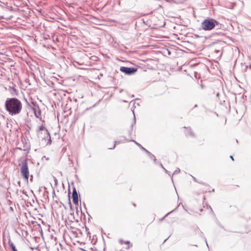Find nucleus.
I'll use <instances>...</instances> for the list:
<instances>
[{"label": "nucleus", "mask_w": 251, "mask_h": 251, "mask_svg": "<svg viewBox=\"0 0 251 251\" xmlns=\"http://www.w3.org/2000/svg\"><path fill=\"white\" fill-rule=\"evenodd\" d=\"M5 109L11 115H15L20 114L22 109V103L17 98L7 99L5 102Z\"/></svg>", "instance_id": "nucleus-1"}, {"label": "nucleus", "mask_w": 251, "mask_h": 251, "mask_svg": "<svg viewBox=\"0 0 251 251\" xmlns=\"http://www.w3.org/2000/svg\"><path fill=\"white\" fill-rule=\"evenodd\" d=\"M37 135L41 140H47L48 141L47 144H50L51 138L50 133L44 126L41 125L39 126L37 131Z\"/></svg>", "instance_id": "nucleus-2"}, {"label": "nucleus", "mask_w": 251, "mask_h": 251, "mask_svg": "<svg viewBox=\"0 0 251 251\" xmlns=\"http://www.w3.org/2000/svg\"><path fill=\"white\" fill-rule=\"evenodd\" d=\"M217 22L214 19L205 20L201 24L202 28L205 30H210L213 28Z\"/></svg>", "instance_id": "nucleus-3"}, {"label": "nucleus", "mask_w": 251, "mask_h": 251, "mask_svg": "<svg viewBox=\"0 0 251 251\" xmlns=\"http://www.w3.org/2000/svg\"><path fill=\"white\" fill-rule=\"evenodd\" d=\"M21 173L25 179L27 180L28 179L29 176V171L27 164L25 160L22 163V167L21 168Z\"/></svg>", "instance_id": "nucleus-4"}, {"label": "nucleus", "mask_w": 251, "mask_h": 251, "mask_svg": "<svg viewBox=\"0 0 251 251\" xmlns=\"http://www.w3.org/2000/svg\"><path fill=\"white\" fill-rule=\"evenodd\" d=\"M120 71L126 75H132L136 72L137 69L134 68L121 67L120 68Z\"/></svg>", "instance_id": "nucleus-5"}, {"label": "nucleus", "mask_w": 251, "mask_h": 251, "mask_svg": "<svg viewBox=\"0 0 251 251\" xmlns=\"http://www.w3.org/2000/svg\"><path fill=\"white\" fill-rule=\"evenodd\" d=\"M73 201V202L77 204H78V196L76 189L74 188L73 195H72Z\"/></svg>", "instance_id": "nucleus-6"}, {"label": "nucleus", "mask_w": 251, "mask_h": 251, "mask_svg": "<svg viewBox=\"0 0 251 251\" xmlns=\"http://www.w3.org/2000/svg\"><path fill=\"white\" fill-rule=\"evenodd\" d=\"M143 148V150L145 151L149 154V155L150 156L151 158L153 159L154 162H155L156 158H155V156L153 155H152V154H151L149 151H148L144 148Z\"/></svg>", "instance_id": "nucleus-7"}, {"label": "nucleus", "mask_w": 251, "mask_h": 251, "mask_svg": "<svg viewBox=\"0 0 251 251\" xmlns=\"http://www.w3.org/2000/svg\"><path fill=\"white\" fill-rule=\"evenodd\" d=\"M9 246H10V248L12 249V250L13 251H18L16 250V248H15V246H14L13 243H9Z\"/></svg>", "instance_id": "nucleus-8"}, {"label": "nucleus", "mask_w": 251, "mask_h": 251, "mask_svg": "<svg viewBox=\"0 0 251 251\" xmlns=\"http://www.w3.org/2000/svg\"><path fill=\"white\" fill-rule=\"evenodd\" d=\"M121 244H129L130 242L129 241H123L122 240L120 241Z\"/></svg>", "instance_id": "nucleus-9"}, {"label": "nucleus", "mask_w": 251, "mask_h": 251, "mask_svg": "<svg viewBox=\"0 0 251 251\" xmlns=\"http://www.w3.org/2000/svg\"><path fill=\"white\" fill-rule=\"evenodd\" d=\"M180 170L179 169H177L173 173V175L178 174L180 172Z\"/></svg>", "instance_id": "nucleus-10"}, {"label": "nucleus", "mask_w": 251, "mask_h": 251, "mask_svg": "<svg viewBox=\"0 0 251 251\" xmlns=\"http://www.w3.org/2000/svg\"><path fill=\"white\" fill-rule=\"evenodd\" d=\"M136 145H137L139 147H140L142 150H143V147H142V146L138 144V143H137L136 141H135L134 140H132Z\"/></svg>", "instance_id": "nucleus-11"}, {"label": "nucleus", "mask_w": 251, "mask_h": 251, "mask_svg": "<svg viewBox=\"0 0 251 251\" xmlns=\"http://www.w3.org/2000/svg\"><path fill=\"white\" fill-rule=\"evenodd\" d=\"M187 135H191V136H193V134L192 133V132H191V131H190V129H189V133H186Z\"/></svg>", "instance_id": "nucleus-12"}, {"label": "nucleus", "mask_w": 251, "mask_h": 251, "mask_svg": "<svg viewBox=\"0 0 251 251\" xmlns=\"http://www.w3.org/2000/svg\"><path fill=\"white\" fill-rule=\"evenodd\" d=\"M35 114L37 117H39V115H40V110H39V112H38V115H37V114L36 113V112H35Z\"/></svg>", "instance_id": "nucleus-13"}, {"label": "nucleus", "mask_w": 251, "mask_h": 251, "mask_svg": "<svg viewBox=\"0 0 251 251\" xmlns=\"http://www.w3.org/2000/svg\"><path fill=\"white\" fill-rule=\"evenodd\" d=\"M161 167H162V168H163L165 170V171L167 173H168V171H167V170H166V169L163 167V165H162V164H161Z\"/></svg>", "instance_id": "nucleus-14"}, {"label": "nucleus", "mask_w": 251, "mask_h": 251, "mask_svg": "<svg viewBox=\"0 0 251 251\" xmlns=\"http://www.w3.org/2000/svg\"><path fill=\"white\" fill-rule=\"evenodd\" d=\"M115 144H114V145H113V147H112V148H109V149H114V148H115Z\"/></svg>", "instance_id": "nucleus-15"}, {"label": "nucleus", "mask_w": 251, "mask_h": 251, "mask_svg": "<svg viewBox=\"0 0 251 251\" xmlns=\"http://www.w3.org/2000/svg\"><path fill=\"white\" fill-rule=\"evenodd\" d=\"M230 158L232 160H234V159H233V157L232 156H230Z\"/></svg>", "instance_id": "nucleus-16"}, {"label": "nucleus", "mask_w": 251, "mask_h": 251, "mask_svg": "<svg viewBox=\"0 0 251 251\" xmlns=\"http://www.w3.org/2000/svg\"><path fill=\"white\" fill-rule=\"evenodd\" d=\"M129 248H130V246H128V247H127L126 249L128 250V249H129Z\"/></svg>", "instance_id": "nucleus-17"}]
</instances>
